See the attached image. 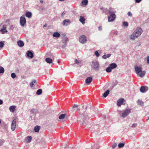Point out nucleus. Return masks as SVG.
<instances>
[{
	"mask_svg": "<svg viewBox=\"0 0 149 149\" xmlns=\"http://www.w3.org/2000/svg\"><path fill=\"white\" fill-rule=\"evenodd\" d=\"M134 68L135 70L136 74L139 73L142 70V67L141 65L139 66L135 65L134 66Z\"/></svg>",
	"mask_w": 149,
	"mask_h": 149,
	"instance_id": "obj_7",
	"label": "nucleus"
},
{
	"mask_svg": "<svg viewBox=\"0 0 149 149\" xmlns=\"http://www.w3.org/2000/svg\"><path fill=\"white\" fill-rule=\"evenodd\" d=\"M65 147L66 148H69V147L68 146V145H66V146H65Z\"/></svg>",
	"mask_w": 149,
	"mask_h": 149,
	"instance_id": "obj_63",
	"label": "nucleus"
},
{
	"mask_svg": "<svg viewBox=\"0 0 149 149\" xmlns=\"http://www.w3.org/2000/svg\"><path fill=\"white\" fill-rule=\"evenodd\" d=\"M142 0H135V1L136 3H139Z\"/></svg>",
	"mask_w": 149,
	"mask_h": 149,
	"instance_id": "obj_47",
	"label": "nucleus"
},
{
	"mask_svg": "<svg viewBox=\"0 0 149 149\" xmlns=\"http://www.w3.org/2000/svg\"><path fill=\"white\" fill-rule=\"evenodd\" d=\"M4 72V69L2 66H0V73H3Z\"/></svg>",
	"mask_w": 149,
	"mask_h": 149,
	"instance_id": "obj_33",
	"label": "nucleus"
},
{
	"mask_svg": "<svg viewBox=\"0 0 149 149\" xmlns=\"http://www.w3.org/2000/svg\"><path fill=\"white\" fill-rule=\"evenodd\" d=\"M40 3H43V1L42 0H40Z\"/></svg>",
	"mask_w": 149,
	"mask_h": 149,
	"instance_id": "obj_64",
	"label": "nucleus"
},
{
	"mask_svg": "<svg viewBox=\"0 0 149 149\" xmlns=\"http://www.w3.org/2000/svg\"><path fill=\"white\" fill-rule=\"evenodd\" d=\"M109 90H107L103 94L104 97H107L109 94Z\"/></svg>",
	"mask_w": 149,
	"mask_h": 149,
	"instance_id": "obj_26",
	"label": "nucleus"
},
{
	"mask_svg": "<svg viewBox=\"0 0 149 149\" xmlns=\"http://www.w3.org/2000/svg\"><path fill=\"white\" fill-rule=\"evenodd\" d=\"M16 107L14 105L10 106L9 107L10 111L12 112H14L15 110Z\"/></svg>",
	"mask_w": 149,
	"mask_h": 149,
	"instance_id": "obj_25",
	"label": "nucleus"
},
{
	"mask_svg": "<svg viewBox=\"0 0 149 149\" xmlns=\"http://www.w3.org/2000/svg\"><path fill=\"white\" fill-rule=\"evenodd\" d=\"M125 145V143H120L118 145V147L120 148H122Z\"/></svg>",
	"mask_w": 149,
	"mask_h": 149,
	"instance_id": "obj_34",
	"label": "nucleus"
},
{
	"mask_svg": "<svg viewBox=\"0 0 149 149\" xmlns=\"http://www.w3.org/2000/svg\"><path fill=\"white\" fill-rule=\"evenodd\" d=\"M124 101V99L123 98L119 99L117 101V105L118 106H120L122 104H125V103H123V102Z\"/></svg>",
	"mask_w": 149,
	"mask_h": 149,
	"instance_id": "obj_12",
	"label": "nucleus"
},
{
	"mask_svg": "<svg viewBox=\"0 0 149 149\" xmlns=\"http://www.w3.org/2000/svg\"><path fill=\"white\" fill-rule=\"evenodd\" d=\"M16 76V75L14 73H12L11 74V77L13 78H15Z\"/></svg>",
	"mask_w": 149,
	"mask_h": 149,
	"instance_id": "obj_41",
	"label": "nucleus"
},
{
	"mask_svg": "<svg viewBox=\"0 0 149 149\" xmlns=\"http://www.w3.org/2000/svg\"><path fill=\"white\" fill-rule=\"evenodd\" d=\"M107 55V58H109L111 56V54H108Z\"/></svg>",
	"mask_w": 149,
	"mask_h": 149,
	"instance_id": "obj_57",
	"label": "nucleus"
},
{
	"mask_svg": "<svg viewBox=\"0 0 149 149\" xmlns=\"http://www.w3.org/2000/svg\"><path fill=\"white\" fill-rule=\"evenodd\" d=\"M6 25L5 24L3 25V26L0 30V31L2 34L7 33L8 31L6 30Z\"/></svg>",
	"mask_w": 149,
	"mask_h": 149,
	"instance_id": "obj_9",
	"label": "nucleus"
},
{
	"mask_svg": "<svg viewBox=\"0 0 149 149\" xmlns=\"http://www.w3.org/2000/svg\"><path fill=\"white\" fill-rule=\"evenodd\" d=\"M82 5L84 6H86L88 3V0H83L81 3Z\"/></svg>",
	"mask_w": 149,
	"mask_h": 149,
	"instance_id": "obj_27",
	"label": "nucleus"
},
{
	"mask_svg": "<svg viewBox=\"0 0 149 149\" xmlns=\"http://www.w3.org/2000/svg\"><path fill=\"white\" fill-rule=\"evenodd\" d=\"M27 138V139L28 140V143H30L31 140L32 139V137L31 136H28L26 137Z\"/></svg>",
	"mask_w": 149,
	"mask_h": 149,
	"instance_id": "obj_35",
	"label": "nucleus"
},
{
	"mask_svg": "<svg viewBox=\"0 0 149 149\" xmlns=\"http://www.w3.org/2000/svg\"><path fill=\"white\" fill-rule=\"evenodd\" d=\"M102 117L103 119H105V116L104 115L102 116Z\"/></svg>",
	"mask_w": 149,
	"mask_h": 149,
	"instance_id": "obj_59",
	"label": "nucleus"
},
{
	"mask_svg": "<svg viewBox=\"0 0 149 149\" xmlns=\"http://www.w3.org/2000/svg\"><path fill=\"white\" fill-rule=\"evenodd\" d=\"M109 66L112 69L115 68L117 67V65L115 63H112L110 64Z\"/></svg>",
	"mask_w": 149,
	"mask_h": 149,
	"instance_id": "obj_19",
	"label": "nucleus"
},
{
	"mask_svg": "<svg viewBox=\"0 0 149 149\" xmlns=\"http://www.w3.org/2000/svg\"><path fill=\"white\" fill-rule=\"evenodd\" d=\"M45 60L46 61L49 63H51L52 61V59L49 57L46 58Z\"/></svg>",
	"mask_w": 149,
	"mask_h": 149,
	"instance_id": "obj_24",
	"label": "nucleus"
},
{
	"mask_svg": "<svg viewBox=\"0 0 149 149\" xmlns=\"http://www.w3.org/2000/svg\"><path fill=\"white\" fill-rule=\"evenodd\" d=\"M127 15L128 16L130 17H131L132 15V14L130 12H128L127 13Z\"/></svg>",
	"mask_w": 149,
	"mask_h": 149,
	"instance_id": "obj_46",
	"label": "nucleus"
},
{
	"mask_svg": "<svg viewBox=\"0 0 149 149\" xmlns=\"http://www.w3.org/2000/svg\"><path fill=\"white\" fill-rule=\"evenodd\" d=\"M16 120L15 119H14L13 120L11 124V129L13 131H14L15 130L16 128Z\"/></svg>",
	"mask_w": 149,
	"mask_h": 149,
	"instance_id": "obj_11",
	"label": "nucleus"
},
{
	"mask_svg": "<svg viewBox=\"0 0 149 149\" xmlns=\"http://www.w3.org/2000/svg\"><path fill=\"white\" fill-rule=\"evenodd\" d=\"M75 62L76 64H78L79 63L77 59H75Z\"/></svg>",
	"mask_w": 149,
	"mask_h": 149,
	"instance_id": "obj_56",
	"label": "nucleus"
},
{
	"mask_svg": "<svg viewBox=\"0 0 149 149\" xmlns=\"http://www.w3.org/2000/svg\"><path fill=\"white\" fill-rule=\"evenodd\" d=\"M32 15L31 13L29 11H27L25 13V16L29 18L31 17Z\"/></svg>",
	"mask_w": 149,
	"mask_h": 149,
	"instance_id": "obj_21",
	"label": "nucleus"
},
{
	"mask_svg": "<svg viewBox=\"0 0 149 149\" xmlns=\"http://www.w3.org/2000/svg\"><path fill=\"white\" fill-rule=\"evenodd\" d=\"M91 67L92 68L95 70H97L100 67V65L98 62L97 61H92Z\"/></svg>",
	"mask_w": 149,
	"mask_h": 149,
	"instance_id": "obj_3",
	"label": "nucleus"
},
{
	"mask_svg": "<svg viewBox=\"0 0 149 149\" xmlns=\"http://www.w3.org/2000/svg\"><path fill=\"white\" fill-rule=\"evenodd\" d=\"M38 110L36 109H32L31 110V112L34 114H36L38 112Z\"/></svg>",
	"mask_w": 149,
	"mask_h": 149,
	"instance_id": "obj_31",
	"label": "nucleus"
},
{
	"mask_svg": "<svg viewBox=\"0 0 149 149\" xmlns=\"http://www.w3.org/2000/svg\"><path fill=\"white\" fill-rule=\"evenodd\" d=\"M71 23V22L69 19H65L63 22L62 24L66 26H68Z\"/></svg>",
	"mask_w": 149,
	"mask_h": 149,
	"instance_id": "obj_13",
	"label": "nucleus"
},
{
	"mask_svg": "<svg viewBox=\"0 0 149 149\" xmlns=\"http://www.w3.org/2000/svg\"><path fill=\"white\" fill-rule=\"evenodd\" d=\"M66 12L65 11H64L62 13V14L61 15L62 17H63L64 15L66 14Z\"/></svg>",
	"mask_w": 149,
	"mask_h": 149,
	"instance_id": "obj_51",
	"label": "nucleus"
},
{
	"mask_svg": "<svg viewBox=\"0 0 149 149\" xmlns=\"http://www.w3.org/2000/svg\"><path fill=\"white\" fill-rule=\"evenodd\" d=\"M88 119L87 115L84 113L83 115H81L78 118L77 121L81 124H84L85 123L86 124V121Z\"/></svg>",
	"mask_w": 149,
	"mask_h": 149,
	"instance_id": "obj_1",
	"label": "nucleus"
},
{
	"mask_svg": "<svg viewBox=\"0 0 149 149\" xmlns=\"http://www.w3.org/2000/svg\"><path fill=\"white\" fill-rule=\"evenodd\" d=\"M142 32V30L141 27H138L136 30L134 31V33H135L136 35H138V36L140 35Z\"/></svg>",
	"mask_w": 149,
	"mask_h": 149,
	"instance_id": "obj_8",
	"label": "nucleus"
},
{
	"mask_svg": "<svg viewBox=\"0 0 149 149\" xmlns=\"http://www.w3.org/2000/svg\"><path fill=\"white\" fill-rule=\"evenodd\" d=\"M85 20L86 19L84 16H80V17L79 21L82 24H84L85 23Z\"/></svg>",
	"mask_w": 149,
	"mask_h": 149,
	"instance_id": "obj_16",
	"label": "nucleus"
},
{
	"mask_svg": "<svg viewBox=\"0 0 149 149\" xmlns=\"http://www.w3.org/2000/svg\"><path fill=\"white\" fill-rule=\"evenodd\" d=\"M137 103L139 105H142L143 104V102L142 100H138L137 101Z\"/></svg>",
	"mask_w": 149,
	"mask_h": 149,
	"instance_id": "obj_40",
	"label": "nucleus"
},
{
	"mask_svg": "<svg viewBox=\"0 0 149 149\" xmlns=\"http://www.w3.org/2000/svg\"><path fill=\"white\" fill-rule=\"evenodd\" d=\"M118 82L117 80H116L115 82L114 83L111 88V89L113 88L116 86L118 84Z\"/></svg>",
	"mask_w": 149,
	"mask_h": 149,
	"instance_id": "obj_37",
	"label": "nucleus"
},
{
	"mask_svg": "<svg viewBox=\"0 0 149 149\" xmlns=\"http://www.w3.org/2000/svg\"><path fill=\"white\" fill-rule=\"evenodd\" d=\"M146 87L145 86H141L140 89V91L142 93H144L146 92L147 91V89H146Z\"/></svg>",
	"mask_w": 149,
	"mask_h": 149,
	"instance_id": "obj_17",
	"label": "nucleus"
},
{
	"mask_svg": "<svg viewBox=\"0 0 149 149\" xmlns=\"http://www.w3.org/2000/svg\"><path fill=\"white\" fill-rule=\"evenodd\" d=\"M32 82L33 83H36V81L35 80H33L32 81Z\"/></svg>",
	"mask_w": 149,
	"mask_h": 149,
	"instance_id": "obj_60",
	"label": "nucleus"
},
{
	"mask_svg": "<svg viewBox=\"0 0 149 149\" xmlns=\"http://www.w3.org/2000/svg\"><path fill=\"white\" fill-rule=\"evenodd\" d=\"M113 33L115 35H117L118 34V32L117 31H113Z\"/></svg>",
	"mask_w": 149,
	"mask_h": 149,
	"instance_id": "obj_53",
	"label": "nucleus"
},
{
	"mask_svg": "<svg viewBox=\"0 0 149 149\" xmlns=\"http://www.w3.org/2000/svg\"><path fill=\"white\" fill-rule=\"evenodd\" d=\"M117 145V144L116 143H114L113 145H112V148H113V149H114L116 147V146Z\"/></svg>",
	"mask_w": 149,
	"mask_h": 149,
	"instance_id": "obj_44",
	"label": "nucleus"
},
{
	"mask_svg": "<svg viewBox=\"0 0 149 149\" xmlns=\"http://www.w3.org/2000/svg\"><path fill=\"white\" fill-rule=\"evenodd\" d=\"M78 106L76 104H74L72 106V111H73L74 110H75L74 109V108H77L78 107Z\"/></svg>",
	"mask_w": 149,
	"mask_h": 149,
	"instance_id": "obj_42",
	"label": "nucleus"
},
{
	"mask_svg": "<svg viewBox=\"0 0 149 149\" xmlns=\"http://www.w3.org/2000/svg\"><path fill=\"white\" fill-rule=\"evenodd\" d=\"M131 111V110L130 109H126L122 113V117L123 118H125L130 113Z\"/></svg>",
	"mask_w": 149,
	"mask_h": 149,
	"instance_id": "obj_4",
	"label": "nucleus"
},
{
	"mask_svg": "<svg viewBox=\"0 0 149 149\" xmlns=\"http://www.w3.org/2000/svg\"><path fill=\"white\" fill-rule=\"evenodd\" d=\"M98 29L99 31H101L102 30V27L101 26H99L98 27Z\"/></svg>",
	"mask_w": 149,
	"mask_h": 149,
	"instance_id": "obj_55",
	"label": "nucleus"
},
{
	"mask_svg": "<svg viewBox=\"0 0 149 149\" xmlns=\"http://www.w3.org/2000/svg\"><path fill=\"white\" fill-rule=\"evenodd\" d=\"M79 40L80 42L82 44L86 43V38L84 35H82L80 36L79 38Z\"/></svg>",
	"mask_w": 149,
	"mask_h": 149,
	"instance_id": "obj_5",
	"label": "nucleus"
},
{
	"mask_svg": "<svg viewBox=\"0 0 149 149\" xmlns=\"http://www.w3.org/2000/svg\"><path fill=\"white\" fill-rule=\"evenodd\" d=\"M67 44H64V45H62V47L63 49H64V48H65L67 46Z\"/></svg>",
	"mask_w": 149,
	"mask_h": 149,
	"instance_id": "obj_50",
	"label": "nucleus"
},
{
	"mask_svg": "<svg viewBox=\"0 0 149 149\" xmlns=\"http://www.w3.org/2000/svg\"><path fill=\"white\" fill-rule=\"evenodd\" d=\"M3 103V100L0 99V105L2 104Z\"/></svg>",
	"mask_w": 149,
	"mask_h": 149,
	"instance_id": "obj_58",
	"label": "nucleus"
},
{
	"mask_svg": "<svg viewBox=\"0 0 149 149\" xmlns=\"http://www.w3.org/2000/svg\"><path fill=\"white\" fill-rule=\"evenodd\" d=\"M123 24L124 26L127 27L128 26V23L127 22H123Z\"/></svg>",
	"mask_w": 149,
	"mask_h": 149,
	"instance_id": "obj_39",
	"label": "nucleus"
},
{
	"mask_svg": "<svg viewBox=\"0 0 149 149\" xmlns=\"http://www.w3.org/2000/svg\"><path fill=\"white\" fill-rule=\"evenodd\" d=\"M47 26V24H46L43 26V28L46 27Z\"/></svg>",
	"mask_w": 149,
	"mask_h": 149,
	"instance_id": "obj_62",
	"label": "nucleus"
},
{
	"mask_svg": "<svg viewBox=\"0 0 149 149\" xmlns=\"http://www.w3.org/2000/svg\"><path fill=\"white\" fill-rule=\"evenodd\" d=\"M112 70V69L109 66L106 69V71L108 73H109Z\"/></svg>",
	"mask_w": 149,
	"mask_h": 149,
	"instance_id": "obj_30",
	"label": "nucleus"
},
{
	"mask_svg": "<svg viewBox=\"0 0 149 149\" xmlns=\"http://www.w3.org/2000/svg\"><path fill=\"white\" fill-rule=\"evenodd\" d=\"M68 149H75L74 147H72V148H69Z\"/></svg>",
	"mask_w": 149,
	"mask_h": 149,
	"instance_id": "obj_61",
	"label": "nucleus"
},
{
	"mask_svg": "<svg viewBox=\"0 0 149 149\" xmlns=\"http://www.w3.org/2000/svg\"><path fill=\"white\" fill-rule=\"evenodd\" d=\"M146 74V71H141L139 73L137 74V75L141 77H143Z\"/></svg>",
	"mask_w": 149,
	"mask_h": 149,
	"instance_id": "obj_15",
	"label": "nucleus"
},
{
	"mask_svg": "<svg viewBox=\"0 0 149 149\" xmlns=\"http://www.w3.org/2000/svg\"><path fill=\"white\" fill-rule=\"evenodd\" d=\"M42 93V90L41 89H39L37 91L36 94L37 95H41Z\"/></svg>",
	"mask_w": 149,
	"mask_h": 149,
	"instance_id": "obj_29",
	"label": "nucleus"
},
{
	"mask_svg": "<svg viewBox=\"0 0 149 149\" xmlns=\"http://www.w3.org/2000/svg\"><path fill=\"white\" fill-rule=\"evenodd\" d=\"M40 126L36 125L34 128V130L35 132H38L40 129Z\"/></svg>",
	"mask_w": 149,
	"mask_h": 149,
	"instance_id": "obj_23",
	"label": "nucleus"
},
{
	"mask_svg": "<svg viewBox=\"0 0 149 149\" xmlns=\"http://www.w3.org/2000/svg\"><path fill=\"white\" fill-rule=\"evenodd\" d=\"M109 13L110 15L108 16V21L109 22H112L115 19L116 15L113 12L109 11Z\"/></svg>",
	"mask_w": 149,
	"mask_h": 149,
	"instance_id": "obj_2",
	"label": "nucleus"
},
{
	"mask_svg": "<svg viewBox=\"0 0 149 149\" xmlns=\"http://www.w3.org/2000/svg\"><path fill=\"white\" fill-rule=\"evenodd\" d=\"M93 78L91 77H89L86 78L85 80L86 84L88 85L92 81Z\"/></svg>",
	"mask_w": 149,
	"mask_h": 149,
	"instance_id": "obj_14",
	"label": "nucleus"
},
{
	"mask_svg": "<svg viewBox=\"0 0 149 149\" xmlns=\"http://www.w3.org/2000/svg\"><path fill=\"white\" fill-rule=\"evenodd\" d=\"M65 114H61L59 116V118L60 119H64L65 116Z\"/></svg>",
	"mask_w": 149,
	"mask_h": 149,
	"instance_id": "obj_32",
	"label": "nucleus"
},
{
	"mask_svg": "<svg viewBox=\"0 0 149 149\" xmlns=\"http://www.w3.org/2000/svg\"><path fill=\"white\" fill-rule=\"evenodd\" d=\"M53 36L56 38H59L60 36V34L58 32H55L53 33Z\"/></svg>",
	"mask_w": 149,
	"mask_h": 149,
	"instance_id": "obj_22",
	"label": "nucleus"
},
{
	"mask_svg": "<svg viewBox=\"0 0 149 149\" xmlns=\"http://www.w3.org/2000/svg\"><path fill=\"white\" fill-rule=\"evenodd\" d=\"M26 23V20L24 16H21L20 19V24L22 26H24Z\"/></svg>",
	"mask_w": 149,
	"mask_h": 149,
	"instance_id": "obj_6",
	"label": "nucleus"
},
{
	"mask_svg": "<svg viewBox=\"0 0 149 149\" xmlns=\"http://www.w3.org/2000/svg\"><path fill=\"white\" fill-rule=\"evenodd\" d=\"M95 54L97 57H98L100 56V54L97 51H95Z\"/></svg>",
	"mask_w": 149,
	"mask_h": 149,
	"instance_id": "obj_43",
	"label": "nucleus"
},
{
	"mask_svg": "<svg viewBox=\"0 0 149 149\" xmlns=\"http://www.w3.org/2000/svg\"><path fill=\"white\" fill-rule=\"evenodd\" d=\"M4 44V42L3 41L0 42V48H2L3 47Z\"/></svg>",
	"mask_w": 149,
	"mask_h": 149,
	"instance_id": "obj_38",
	"label": "nucleus"
},
{
	"mask_svg": "<svg viewBox=\"0 0 149 149\" xmlns=\"http://www.w3.org/2000/svg\"><path fill=\"white\" fill-rule=\"evenodd\" d=\"M102 57L103 59H106L107 58V55L105 54H104L102 56Z\"/></svg>",
	"mask_w": 149,
	"mask_h": 149,
	"instance_id": "obj_52",
	"label": "nucleus"
},
{
	"mask_svg": "<svg viewBox=\"0 0 149 149\" xmlns=\"http://www.w3.org/2000/svg\"><path fill=\"white\" fill-rule=\"evenodd\" d=\"M1 127L5 129H6L7 128V127L6 125V124L4 123H3L1 125Z\"/></svg>",
	"mask_w": 149,
	"mask_h": 149,
	"instance_id": "obj_36",
	"label": "nucleus"
},
{
	"mask_svg": "<svg viewBox=\"0 0 149 149\" xmlns=\"http://www.w3.org/2000/svg\"><path fill=\"white\" fill-rule=\"evenodd\" d=\"M146 60L147 61V63L149 64V56H148L146 57Z\"/></svg>",
	"mask_w": 149,
	"mask_h": 149,
	"instance_id": "obj_49",
	"label": "nucleus"
},
{
	"mask_svg": "<svg viewBox=\"0 0 149 149\" xmlns=\"http://www.w3.org/2000/svg\"><path fill=\"white\" fill-rule=\"evenodd\" d=\"M95 148V149H99V148L98 147V145L97 144H95L94 146V147Z\"/></svg>",
	"mask_w": 149,
	"mask_h": 149,
	"instance_id": "obj_48",
	"label": "nucleus"
},
{
	"mask_svg": "<svg viewBox=\"0 0 149 149\" xmlns=\"http://www.w3.org/2000/svg\"><path fill=\"white\" fill-rule=\"evenodd\" d=\"M68 40V38L67 37H65L63 38L62 40V43L67 44V42Z\"/></svg>",
	"mask_w": 149,
	"mask_h": 149,
	"instance_id": "obj_28",
	"label": "nucleus"
},
{
	"mask_svg": "<svg viewBox=\"0 0 149 149\" xmlns=\"http://www.w3.org/2000/svg\"><path fill=\"white\" fill-rule=\"evenodd\" d=\"M27 57L30 58H32L33 57V53L32 51H28L26 52Z\"/></svg>",
	"mask_w": 149,
	"mask_h": 149,
	"instance_id": "obj_10",
	"label": "nucleus"
},
{
	"mask_svg": "<svg viewBox=\"0 0 149 149\" xmlns=\"http://www.w3.org/2000/svg\"><path fill=\"white\" fill-rule=\"evenodd\" d=\"M33 85V83L32 81L30 84V86L31 87H32Z\"/></svg>",
	"mask_w": 149,
	"mask_h": 149,
	"instance_id": "obj_54",
	"label": "nucleus"
},
{
	"mask_svg": "<svg viewBox=\"0 0 149 149\" xmlns=\"http://www.w3.org/2000/svg\"><path fill=\"white\" fill-rule=\"evenodd\" d=\"M136 125H137V124L134 123H133L132 125V126H131V127H132V128H134V127H136Z\"/></svg>",
	"mask_w": 149,
	"mask_h": 149,
	"instance_id": "obj_45",
	"label": "nucleus"
},
{
	"mask_svg": "<svg viewBox=\"0 0 149 149\" xmlns=\"http://www.w3.org/2000/svg\"><path fill=\"white\" fill-rule=\"evenodd\" d=\"M138 37V35H136L135 33H134L133 32V34L131 35L130 39H131L134 40L135 38H137Z\"/></svg>",
	"mask_w": 149,
	"mask_h": 149,
	"instance_id": "obj_20",
	"label": "nucleus"
},
{
	"mask_svg": "<svg viewBox=\"0 0 149 149\" xmlns=\"http://www.w3.org/2000/svg\"><path fill=\"white\" fill-rule=\"evenodd\" d=\"M17 43L18 46L20 47H23L24 45V42L21 40H18L17 42Z\"/></svg>",
	"mask_w": 149,
	"mask_h": 149,
	"instance_id": "obj_18",
	"label": "nucleus"
}]
</instances>
